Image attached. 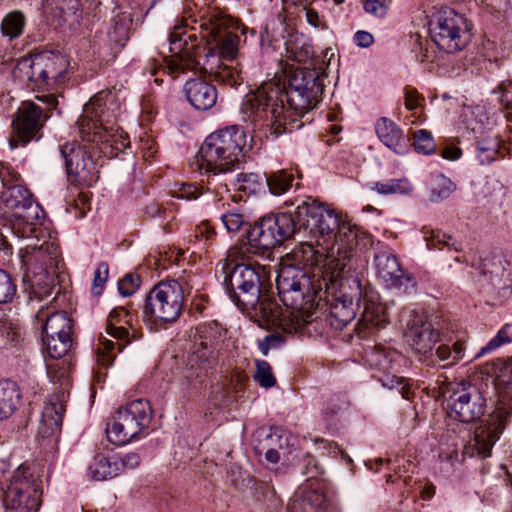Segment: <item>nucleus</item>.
Wrapping results in <instances>:
<instances>
[{
    "label": "nucleus",
    "mask_w": 512,
    "mask_h": 512,
    "mask_svg": "<svg viewBox=\"0 0 512 512\" xmlns=\"http://www.w3.org/2000/svg\"><path fill=\"white\" fill-rule=\"evenodd\" d=\"M313 250L306 246L289 256L277 271L276 288L284 306L290 307L286 329L308 332L322 316L335 329H342L356 316L362 295L358 275L339 269L323 267L317 272L298 267L296 263L313 262Z\"/></svg>",
    "instance_id": "f257e3e1"
},
{
    "label": "nucleus",
    "mask_w": 512,
    "mask_h": 512,
    "mask_svg": "<svg viewBox=\"0 0 512 512\" xmlns=\"http://www.w3.org/2000/svg\"><path fill=\"white\" fill-rule=\"evenodd\" d=\"M191 30L189 33L176 27L170 33L171 56L165 58V64L171 75H179L187 71L207 73L216 82L230 87L243 83L242 69L236 60L239 49V30L246 33V27L215 6H205L190 16Z\"/></svg>",
    "instance_id": "f03ea898"
},
{
    "label": "nucleus",
    "mask_w": 512,
    "mask_h": 512,
    "mask_svg": "<svg viewBox=\"0 0 512 512\" xmlns=\"http://www.w3.org/2000/svg\"><path fill=\"white\" fill-rule=\"evenodd\" d=\"M287 71L284 85L264 82L244 97L240 112L245 122L269 128L276 137L302 126L300 118L322 100L327 77L319 61Z\"/></svg>",
    "instance_id": "7ed1b4c3"
},
{
    "label": "nucleus",
    "mask_w": 512,
    "mask_h": 512,
    "mask_svg": "<svg viewBox=\"0 0 512 512\" xmlns=\"http://www.w3.org/2000/svg\"><path fill=\"white\" fill-rule=\"evenodd\" d=\"M14 74L22 80H27L34 88L48 91L36 95V99L45 107L34 102H24L19 108V115L13 121L14 132L9 139L11 149L24 147L31 140L42 137L43 122L49 118V112L56 108L58 100L55 93L58 87L69 79V61L61 53L45 51L38 54L22 57Z\"/></svg>",
    "instance_id": "20e7f679"
},
{
    "label": "nucleus",
    "mask_w": 512,
    "mask_h": 512,
    "mask_svg": "<svg viewBox=\"0 0 512 512\" xmlns=\"http://www.w3.org/2000/svg\"><path fill=\"white\" fill-rule=\"evenodd\" d=\"M229 257L222 267L223 283L230 299L259 326L286 329L290 307L283 309L270 293L271 267L258 262L236 263Z\"/></svg>",
    "instance_id": "39448f33"
},
{
    "label": "nucleus",
    "mask_w": 512,
    "mask_h": 512,
    "mask_svg": "<svg viewBox=\"0 0 512 512\" xmlns=\"http://www.w3.org/2000/svg\"><path fill=\"white\" fill-rule=\"evenodd\" d=\"M290 205L294 206L292 213L296 234H307L321 249L314 250L311 243H303L300 249H295L281 258L279 268L282 267L285 260L293 253L304 251L306 246H310L313 250V262L309 263L306 260H302L300 263H296L298 267L311 270V267L318 266L321 262H324L323 267H332L337 270V267H340V264L343 262L335 257L333 237L342 220L340 214L335 209L318 202L317 199L312 197L295 199L290 202Z\"/></svg>",
    "instance_id": "423d86ee"
},
{
    "label": "nucleus",
    "mask_w": 512,
    "mask_h": 512,
    "mask_svg": "<svg viewBox=\"0 0 512 512\" xmlns=\"http://www.w3.org/2000/svg\"><path fill=\"white\" fill-rule=\"evenodd\" d=\"M0 181L3 190L0 193V216L9 215L10 230L18 239L43 237V210L25 186L20 174L8 163L0 162Z\"/></svg>",
    "instance_id": "0eeeda50"
},
{
    "label": "nucleus",
    "mask_w": 512,
    "mask_h": 512,
    "mask_svg": "<svg viewBox=\"0 0 512 512\" xmlns=\"http://www.w3.org/2000/svg\"><path fill=\"white\" fill-rule=\"evenodd\" d=\"M118 109L110 92H99L84 106L77 121L83 140L94 142L100 156L112 158L129 146L127 135L116 125Z\"/></svg>",
    "instance_id": "6e6552de"
},
{
    "label": "nucleus",
    "mask_w": 512,
    "mask_h": 512,
    "mask_svg": "<svg viewBox=\"0 0 512 512\" xmlns=\"http://www.w3.org/2000/svg\"><path fill=\"white\" fill-rule=\"evenodd\" d=\"M47 375L56 386L44 403L38 433L50 437L61 430L69 391L72 387L73 363L70 354H48L44 358Z\"/></svg>",
    "instance_id": "1a4fd4ad"
},
{
    "label": "nucleus",
    "mask_w": 512,
    "mask_h": 512,
    "mask_svg": "<svg viewBox=\"0 0 512 512\" xmlns=\"http://www.w3.org/2000/svg\"><path fill=\"white\" fill-rule=\"evenodd\" d=\"M295 227L292 210L265 216L247 231L248 242L232 247L228 257L243 259L246 253H251L270 260L272 250L296 234Z\"/></svg>",
    "instance_id": "9d476101"
},
{
    "label": "nucleus",
    "mask_w": 512,
    "mask_h": 512,
    "mask_svg": "<svg viewBox=\"0 0 512 512\" xmlns=\"http://www.w3.org/2000/svg\"><path fill=\"white\" fill-rule=\"evenodd\" d=\"M193 285L187 277L161 281L146 296L143 319L147 323L174 322L180 316L185 298L190 295Z\"/></svg>",
    "instance_id": "9b49d317"
},
{
    "label": "nucleus",
    "mask_w": 512,
    "mask_h": 512,
    "mask_svg": "<svg viewBox=\"0 0 512 512\" xmlns=\"http://www.w3.org/2000/svg\"><path fill=\"white\" fill-rule=\"evenodd\" d=\"M494 383L499 395L498 407L491 415L490 423L480 425L474 433V447L483 458L491 455L512 412V359L499 368Z\"/></svg>",
    "instance_id": "f8f14e48"
},
{
    "label": "nucleus",
    "mask_w": 512,
    "mask_h": 512,
    "mask_svg": "<svg viewBox=\"0 0 512 512\" xmlns=\"http://www.w3.org/2000/svg\"><path fill=\"white\" fill-rule=\"evenodd\" d=\"M22 262L32 273L31 287L38 297L50 296L55 289L56 269L59 268L58 246L51 241L43 240L27 244L20 249Z\"/></svg>",
    "instance_id": "ddd939ff"
},
{
    "label": "nucleus",
    "mask_w": 512,
    "mask_h": 512,
    "mask_svg": "<svg viewBox=\"0 0 512 512\" xmlns=\"http://www.w3.org/2000/svg\"><path fill=\"white\" fill-rule=\"evenodd\" d=\"M429 35L434 44L447 53L462 50L470 41L467 19L450 8L434 12L428 22Z\"/></svg>",
    "instance_id": "4468645a"
},
{
    "label": "nucleus",
    "mask_w": 512,
    "mask_h": 512,
    "mask_svg": "<svg viewBox=\"0 0 512 512\" xmlns=\"http://www.w3.org/2000/svg\"><path fill=\"white\" fill-rule=\"evenodd\" d=\"M152 417L148 400H133L117 410L113 423L107 428L108 439L115 445L127 444L148 429Z\"/></svg>",
    "instance_id": "2eb2a0df"
},
{
    "label": "nucleus",
    "mask_w": 512,
    "mask_h": 512,
    "mask_svg": "<svg viewBox=\"0 0 512 512\" xmlns=\"http://www.w3.org/2000/svg\"><path fill=\"white\" fill-rule=\"evenodd\" d=\"M40 484L27 466H19L4 490L5 512H37L40 506Z\"/></svg>",
    "instance_id": "dca6fc26"
},
{
    "label": "nucleus",
    "mask_w": 512,
    "mask_h": 512,
    "mask_svg": "<svg viewBox=\"0 0 512 512\" xmlns=\"http://www.w3.org/2000/svg\"><path fill=\"white\" fill-rule=\"evenodd\" d=\"M81 138L83 143L67 142L59 146V151L65 161L67 175L78 184L91 185L98 178L96 158L100 154L94 142Z\"/></svg>",
    "instance_id": "f3484780"
},
{
    "label": "nucleus",
    "mask_w": 512,
    "mask_h": 512,
    "mask_svg": "<svg viewBox=\"0 0 512 512\" xmlns=\"http://www.w3.org/2000/svg\"><path fill=\"white\" fill-rule=\"evenodd\" d=\"M199 154V169L202 174L208 177L206 190L219 193L220 188L224 187L226 191H229L228 184L220 182L219 176L239 167L243 160L235 154H230L226 149L207 137L200 148Z\"/></svg>",
    "instance_id": "a211bd4d"
},
{
    "label": "nucleus",
    "mask_w": 512,
    "mask_h": 512,
    "mask_svg": "<svg viewBox=\"0 0 512 512\" xmlns=\"http://www.w3.org/2000/svg\"><path fill=\"white\" fill-rule=\"evenodd\" d=\"M292 14L289 7L286 6L275 16L269 18L260 33V44L262 47L267 46L273 49H279L281 45H285L287 52L291 53V57L301 63L310 58L313 51L310 46H302L298 51L297 46L289 47L287 45L286 38L294 31Z\"/></svg>",
    "instance_id": "6ab92c4d"
},
{
    "label": "nucleus",
    "mask_w": 512,
    "mask_h": 512,
    "mask_svg": "<svg viewBox=\"0 0 512 512\" xmlns=\"http://www.w3.org/2000/svg\"><path fill=\"white\" fill-rule=\"evenodd\" d=\"M37 319L44 322L42 332L43 352H70L76 349L72 320L66 312L48 314L43 309L37 313Z\"/></svg>",
    "instance_id": "aec40b11"
},
{
    "label": "nucleus",
    "mask_w": 512,
    "mask_h": 512,
    "mask_svg": "<svg viewBox=\"0 0 512 512\" xmlns=\"http://www.w3.org/2000/svg\"><path fill=\"white\" fill-rule=\"evenodd\" d=\"M399 321L404 325V340L414 352H431L439 341L438 329L425 313L406 308L401 311Z\"/></svg>",
    "instance_id": "412c9836"
},
{
    "label": "nucleus",
    "mask_w": 512,
    "mask_h": 512,
    "mask_svg": "<svg viewBox=\"0 0 512 512\" xmlns=\"http://www.w3.org/2000/svg\"><path fill=\"white\" fill-rule=\"evenodd\" d=\"M188 352H236L237 340L227 336V330L217 321L200 324L190 330L183 347Z\"/></svg>",
    "instance_id": "4be33fe9"
},
{
    "label": "nucleus",
    "mask_w": 512,
    "mask_h": 512,
    "mask_svg": "<svg viewBox=\"0 0 512 512\" xmlns=\"http://www.w3.org/2000/svg\"><path fill=\"white\" fill-rule=\"evenodd\" d=\"M373 264L378 278L389 288L406 289V283L411 281L392 249L380 242L374 247Z\"/></svg>",
    "instance_id": "5701e85b"
},
{
    "label": "nucleus",
    "mask_w": 512,
    "mask_h": 512,
    "mask_svg": "<svg viewBox=\"0 0 512 512\" xmlns=\"http://www.w3.org/2000/svg\"><path fill=\"white\" fill-rule=\"evenodd\" d=\"M335 242V257L346 264V271L350 269V257L354 249L359 246H366L370 242V236L356 225L341 220L339 228L336 229L333 237Z\"/></svg>",
    "instance_id": "b1692460"
},
{
    "label": "nucleus",
    "mask_w": 512,
    "mask_h": 512,
    "mask_svg": "<svg viewBox=\"0 0 512 512\" xmlns=\"http://www.w3.org/2000/svg\"><path fill=\"white\" fill-rule=\"evenodd\" d=\"M448 407L459 421L470 423L484 414L485 399L476 389H463L449 397Z\"/></svg>",
    "instance_id": "393cba45"
},
{
    "label": "nucleus",
    "mask_w": 512,
    "mask_h": 512,
    "mask_svg": "<svg viewBox=\"0 0 512 512\" xmlns=\"http://www.w3.org/2000/svg\"><path fill=\"white\" fill-rule=\"evenodd\" d=\"M478 271L481 282L491 284L502 292V296L509 294L508 290L512 289V261L499 256L485 258Z\"/></svg>",
    "instance_id": "a878e982"
},
{
    "label": "nucleus",
    "mask_w": 512,
    "mask_h": 512,
    "mask_svg": "<svg viewBox=\"0 0 512 512\" xmlns=\"http://www.w3.org/2000/svg\"><path fill=\"white\" fill-rule=\"evenodd\" d=\"M184 92L189 103L197 110L206 111L214 107L218 93L216 87L203 78L186 81Z\"/></svg>",
    "instance_id": "bb28decb"
},
{
    "label": "nucleus",
    "mask_w": 512,
    "mask_h": 512,
    "mask_svg": "<svg viewBox=\"0 0 512 512\" xmlns=\"http://www.w3.org/2000/svg\"><path fill=\"white\" fill-rule=\"evenodd\" d=\"M207 138L226 149L230 154H235V156L243 160V151L247 144V135L243 127L238 125L227 126L216 130L208 135Z\"/></svg>",
    "instance_id": "cd10ccee"
},
{
    "label": "nucleus",
    "mask_w": 512,
    "mask_h": 512,
    "mask_svg": "<svg viewBox=\"0 0 512 512\" xmlns=\"http://www.w3.org/2000/svg\"><path fill=\"white\" fill-rule=\"evenodd\" d=\"M380 141L397 154L404 152L403 131L392 120L382 117L375 125Z\"/></svg>",
    "instance_id": "c85d7f7f"
},
{
    "label": "nucleus",
    "mask_w": 512,
    "mask_h": 512,
    "mask_svg": "<svg viewBox=\"0 0 512 512\" xmlns=\"http://www.w3.org/2000/svg\"><path fill=\"white\" fill-rule=\"evenodd\" d=\"M460 122L474 133H482L492 124L485 107L480 105L465 106L460 114Z\"/></svg>",
    "instance_id": "c756f323"
},
{
    "label": "nucleus",
    "mask_w": 512,
    "mask_h": 512,
    "mask_svg": "<svg viewBox=\"0 0 512 512\" xmlns=\"http://www.w3.org/2000/svg\"><path fill=\"white\" fill-rule=\"evenodd\" d=\"M21 394L16 382L0 381V421L9 418L20 405Z\"/></svg>",
    "instance_id": "7c9ffc66"
},
{
    "label": "nucleus",
    "mask_w": 512,
    "mask_h": 512,
    "mask_svg": "<svg viewBox=\"0 0 512 512\" xmlns=\"http://www.w3.org/2000/svg\"><path fill=\"white\" fill-rule=\"evenodd\" d=\"M107 332L113 339L99 338L103 348H97L95 352H111L115 349V346H117L119 352H122L128 344L136 340L135 336H130L129 331L122 326L118 327L110 324L107 327Z\"/></svg>",
    "instance_id": "2f4dec72"
},
{
    "label": "nucleus",
    "mask_w": 512,
    "mask_h": 512,
    "mask_svg": "<svg viewBox=\"0 0 512 512\" xmlns=\"http://www.w3.org/2000/svg\"><path fill=\"white\" fill-rule=\"evenodd\" d=\"M115 456L106 457L103 454L95 456L93 463L89 466V473L92 479L102 481L119 475Z\"/></svg>",
    "instance_id": "473e14b6"
},
{
    "label": "nucleus",
    "mask_w": 512,
    "mask_h": 512,
    "mask_svg": "<svg viewBox=\"0 0 512 512\" xmlns=\"http://www.w3.org/2000/svg\"><path fill=\"white\" fill-rule=\"evenodd\" d=\"M324 494L313 491L306 493L300 499L290 501L288 504L289 512H320L325 505Z\"/></svg>",
    "instance_id": "72a5a7b5"
},
{
    "label": "nucleus",
    "mask_w": 512,
    "mask_h": 512,
    "mask_svg": "<svg viewBox=\"0 0 512 512\" xmlns=\"http://www.w3.org/2000/svg\"><path fill=\"white\" fill-rule=\"evenodd\" d=\"M25 25L26 17L24 13L19 10H14L3 17L0 30L4 37L12 41L23 34Z\"/></svg>",
    "instance_id": "f704fd0d"
},
{
    "label": "nucleus",
    "mask_w": 512,
    "mask_h": 512,
    "mask_svg": "<svg viewBox=\"0 0 512 512\" xmlns=\"http://www.w3.org/2000/svg\"><path fill=\"white\" fill-rule=\"evenodd\" d=\"M300 176L296 169H283L266 176V184L274 195L284 194L291 186L295 176Z\"/></svg>",
    "instance_id": "c9c22d12"
},
{
    "label": "nucleus",
    "mask_w": 512,
    "mask_h": 512,
    "mask_svg": "<svg viewBox=\"0 0 512 512\" xmlns=\"http://www.w3.org/2000/svg\"><path fill=\"white\" fill-rule=\"evenodd\" d=\"M259 437H262V439L259 440V444L262 447H266V445H269L268 447H271L272 449H277L280 454H282L283 458H288V456L291 454L290 446H293V444H290V438L286 435H282L278 433L277 430L269 429V431H266L264 429L258 431Z\"/></svg>",
    "instance_id": "e433bc0d"
},
{
    "label": "nucleus",
    "mask_w": 512,
    "mask_h": 512,
    "mask_svg": "<svg viewBox=\"0 0 512 512\" xmlns=\"http://www.w3.org/2000/svg\"><path fill=\"white\" fill-rule=\"evenodd\" d=\"M230 182L236 191L246 196L256 194L263 187V177L257 173H241Z\"/></svg>",
    "instance_id": "4c0bfd02"
},
{
    "label": "nucleus",
    "mask_w": 512,
    "mask_h": 512,
    "mask_svg": "<svg viewBox=\"0 0 512 512\" xmlns=\"http://www.w3.org/2000/svg\"><path fill=\"white\" fill-rule=\"evenodd\" d=\"M501 144L497 136L482 139L476 144V157L480 164H490L501 154Z\"/></svg>",
    "instance_id": "58836bf2"
},
{
    "label": "nucleus",
    "mask_w": 512,
    "mask_h": 512,
    "mask_svg": "<svg viewBox=\"0 0 512 512\" xmlns=\"http://www.w3.org/2000/svg\"><path fill=\"white\" fill-rule=\"evenodd\" d=\"M371 188L378 194L385 196L396 194L406 195L410 194L413 190V186L406 178L373 182Z\"/></svg>",
    "instance_id": "ea45409f"
},
{
    "label": "nucleus",
    "mask_w": 512,
    "mask_h": 512,
    "mask_svg": "<svg viewBox=\"0 0 512 512\" xmlns=\"http://www.w3.org/2000/svg\"><path fill=\"white\" fill-rule=\"evenodd\" d=\"M454 190V183L443 174L434 176L430 181V199L433 202L447 199Z\"/></svg>",
    "instance_id": "a19ab883"
},
{
    "label": "nucleus",
    "mask_w": 512,
    "mask_h": 512,
    "mask_svg": "<svg viewBox=\"0 0 512 512\" xmlns=\"http://www.w3.org/2000/svg\"><path fill=\"white\" fill-rule=\"evenodd\" d=\"M2 337L6 340L8 349L18 348L24 349L23 333L22 329L18 324H14L9 321H5L1 329Z\"/></svg>",
    "instance_id": "79ce46f5"
},
{
    "label": "nucleus",
    "mask_w": 512,
    "mask_h": 512,
    "mask_svg": "<svg viewBox=\"0 0 512 512\" xmlns=\"http://www.w3.org/2000/svg\"><path fill=\"white\" fill-rule=\"evenodd\" d=\"M256 370L253 375L254 380L265 389H269L275 386L276 378L273 375L272 367L264 360H256Z\"/></svg>",
    "instance_id": "37998d69"
},
{
    "label": "nucleus",
    "mask_w": 512,
    "mask_h": 512,
    "mask_svg": "<svg viewBox=\"0 0 512 512\" xmlns=\"http://www.w3.org/2000/svg\"><path fill=\"white\" fill-rule=\"evenodd\" d=\"M298 4L295 9L298 10V17L301 19L305 18L306 22L314 28L324 29L326 28L325 21L319 15L318 11H316L311 4H308V0L304 2H294Z\"/></svg>",
    "instance_id": "c03bdc74"
},
{
    "label": "nucleus",
    "mask_w": 512,
    "mask_h": 512,
    "mask_svg": "<svg viewBox=\"0 0 512 512\" xmlns=\"http://www.w3.org/2000/svg\"><path fill=\"white\" fill-rule=\"evenodd\" d=\"M17 286L6 270L0 268V304L11 303L16 296Z\"/></svg>",
    "instance_id": "a18cd8bd"
},
{
    "label": "nucleus",
    "mask_w": 512,
    "mask_h": 512,
    "mask_svg": "<svg viewBox=\"0 0 512 512\" xmlns=\"http://www.w3.org/2000/svg\"><path fill=\"white\" fill-rule=\"evenodd\" d=\"M427 247L429 249L447 247L455 252L463 251V248L459 242L453 239L451 236L441 232H433L431 237L427 239Z\"/></svg>",
    "instance_id": "49530a36"
},
{
    "label": "nucleus",
    "mask_w": 512,
    "mask_h": 512,
    "mask_svg": "<svg viewBox=\"0 0 512 512\" xmlns=\"http://www.w3.org/2000/svg\"><path fill=\"white\" fill-rule=\"evenodd\" d=\"M170 194L178 199L195 200L202 194V191L194 184L174 183L170 189Z\"/></svg>",
    "instance_id": "de8ad7c7"
},
{
    "label": "nucleus",
    "mask_w": 512,
    "mask_h": 512,
    "mask_svg": "<svg viewBox=\"0 0 512 512\" xmlns=\"http://www.w3.org/2000/svg\"><path fill=\"white\" fill-rule=\"evenodd\" d=\"M414 148L422 154H430L435 150L432 135L427 130H418L414 135Z\"/></svg>",
    "instance_id": "09e8293b"
},
{
    "label": "nucleus",
    "mask_w": 512,
    "mask_h": 512,
    "mask_svg": "<svg viewBox=\"0 0 512 512\" xmlns=\"http://www.w3.org/2000/svg\"><path fill=\"white\" fill-rule=\"evenodd\" d=\"M511 325H504L497 335L491 339L485 346L481 347L479 352H491L498 349L504 343L512 342Z\"/></svg>",
    "instance_id": "8fccbe9b"
},
{
    "label": "nucleus",
    "mask_w": 512,
    "mask_h": 512,
    "mask_svg": "<svg viewBox=\"0 0 512 512\" xmlns=\"http://www.w3.org/2000/svg\"><path fill=\"white\" fill-rule=\"evenodd\" d=\"M109 275V266L105 262H101L94 272V279L91 291L94 295H100L104 288Z\"/></svg>",
    "instance_id": "3c124183"
},
{
    "label": "nucleus",
    "mask_w": 512,
    "mask_h": 512,
    "mask_svg": "<svg viewBox=\"0 0 512 512\" xmlns=\"http://www.w3.org/2000/svg\"><path fill=\"white\" fill-rule=\"evenodd\" d=\"M221 220L228 232H237L246 223L244 215L239 212L224 213Z\"/></svg>",
    "instance_id": "603ef678"
},
{
    "label": "nucleus",
    "mask_w": 512,
    "mask_h": 512,
    "mask_svg": "<svg viewBox=\"0 0 512 512\" xmlns=\"http://www.w3.org/2000/svg\"><path fill=\"white\" fill-rule=\"evenodd\" d=\"M140 286V279L133 274H126L118 283V290L122 296L132 295Z\"/></svg>",
    "instance_id": "864d4df0"
},
{
    "label": "nucleus",
    "mask_w": 512,
    "mask_h": 512,
    "mask_svg": "<svg viewBox=\"0 0 512 512\" xmlns=\"http://www.w3.org/2000/svg\"><path fill=\"white\" fill-rule=\"evenodd\" d=\"M500 94L498 100L506 110H512V81H503L495 91Z\"/></svg>",
    "instance_id": "5fc2aeb1"
},
{
    "label": "nucleus",
    "mask_w": 512,
    "mask_h": 512,
    "mask_svg": "<svg viewBox=\"0 0 512 512\" xmlns=\"http://www.w3.org/2000/svg\"><path fill=\"white\" fill-rule=\"evenodd\" d=\"M116 462L120 463L118 466L119 474L128 469H134L140 464V456L135 452L127 453L124 456H115Z\"/></svg>",
    "instance_id": "6e6d98bb"
},
{
    "label": "nucleus",
    "mask_w": 512,
    "mask_h": 512,
    "mask_svg": "<svg viewBox=\"0 0 512 512\" xmlns=\"http://www.w3.org/2000/svg\"><path fill=\"white\" fill-rule=\"evenodd\" d=\"M380 381L382 383V386L386 387L388 389H394L396 387H400L399 392L402 395V397L406 398V399L409 398L408 397V388L405 385H403L404 378L397 377L395 375H393V376L387 375L383 378H380Z\"/></svg>",
    "instance_id": "4d7b16f0"
},
{
    "label": "nucleus",
    "mask_w": 512,
    "mask_h": 512,
    "mask_svg": "<svg viewBox=\"0 0 512 512\" xmlns=\"http://www.w3.org/2000/svg\"><path fill=\"white\" fill-rule=\"evenodd\" d=\"M363 5L364 10L375 17L381 18L386 15V0H365Z\"/></svg>",
    "instance_id": "13d9d810"
},
{
    "label": "nucleus",
    "mask_w": 512,
    "mask_h": 512,
    "mask_svg": "<svg viewBox=\"0 0 512 512\" xmlns=\"http://www.w3.org/2000/svg\"><path fill=\"white\" fill-rule=\"evenodd\" d=\"M283 342L284 338L282 335L272 333L265 336V338L259 342V348L262 352H268V350L280 348Z\"/></svg>",
    "instance_id": "bf43d9fd"
},
{
    "label": "nucleus",
    "mask_w": 512,
    "mask_h": 512,
    "mask_svg": "<svg viewBox=\"0 0 512 512\" xmlns=\"http://www.w3.org/2000/svg\"><path fill=\"white\" fill-rule=\"evenodd\" d=\"M255 452L259 456H264L265 459L272 464H276L279 462L282 454L277 449H272L271 447H262L260 445H257L255 447Z\"/></svg>",
    "instance_id": "052dcab7"
},
{
    "label": "nucleus",
    "mask_w": 512,
    "mask_h": 512,
    "mask_svg": "<svg viewBox=\"0 0 512 512\" xmlns=\"http://www.w3.org/2000/svg\"><path fill=\"white\" fill-rule=\"evenodd\" d=\"M405 107L409 111H414L420 106V100L424 101L423 98H420L418 92L412 88L405 89Z\"/></svg>",
    "instance_id": "680f3d73"
},
{
    "label": "nucleus",
    "mask_w": 512,
    "mask_h": 512,
    "mask_svg": "<svg viewBox=\"0 0 512 512\" xmlns=\"http://www.w3.org/2000/svg\"><path fill=\"white\" fill-rule=\"evenodd\" d=\"M195 233L196 237H202L208 242H212L216 237V231L214 227H212L207 221L198 225Z\"/></svg>",
    "instance_id": "e2e57ef3"
},
{
    "label": "nucleus",
    "mask_w": 512,
    "mask_h": 512,
    "mask_svg": "<svg viewBox=\"0 0 512 512\" xmlns=\"http://www.w3.org/2000/svg\"><path fill=\"white\" fill-rule=\"evenodd\" d=\"M354 43L361 48H368L374 43V37L373 35L364 30H358L354 34Z\"/></svg>",
    "instance_id": "0e129e2a"
},
{
    "label": "nucleus",
    "mask_w": 512,
    "mask_h": 512,
    "mask_svg": "<svg viewBox=\"0 0 512 512\" xmlns=\"http://www.w3.org/2000/svg\"><path fill=\"white\" fill-rule=\"evenodd\" d=\"M484 259L482 258H476L475 254L470 250L468 253L465 252L463 256H456L454 258V261L459 263H466L467 265H470L471 267L478 270V267L481 266Z\"/></svg>",
    "instance_id": "69168bd1"
},
{
    "label": "nucleus",
    "mask_w": 512,
    "mask_h": 512,
    "mask_svg": "<svg viewBox=\"0 0 512 512\" xmlns=\"http://www.w3.org/2000/svg\"><path fill=\"white\" fill-rule=\"evenodd\" d=\"M109 318L111 321L123 322L126 324H129L132 319L130 313L123 307L113 309L109 314Z\"/></svg>",
    "instance_id": "338daca9"
},
{
    "label": "nucleus",
    "mask_w": 512,
    "mask_h": 512,
    "mask_svg": "<svg viewBox=\"0 0 512 512\" xmlns=\"http://www.w3.org/2000/svg\"><path fill=\"white\" fill-rule=\"evenodd\" d=\"M145 214L148 217L155 218L165 214V210L157 202H151L145 207Z\"/></svg>",
    "instance_id": "774afa93"
}]
</instances>
